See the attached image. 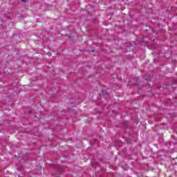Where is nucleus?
I'll list each match as a JSON object with an SVG mask.
<instances>
[{"instance_id": "nucleus-3", "label": "nucleus", "mask_w": 177, "mask_h": 177, "mask_svg": "<svg viewBox=\"0 0 177 177\" xmlns=\"http://www.w3.org/2000/svg\"><path fill=\"white\" fill-rule=\"evenodd\" d=\"M23 2H27V0H21Z\"/></svg>"}, {"instance_id": "nucleus-4", "label": "nucleus", "mask_w": 177, "mask_h": 177, "mask_svg": "<svg viewBox=\"0 0 177 177\" xmlns=\"http://www.w3.org/2000/svg\"><path fill=\"white\" fill-rule=\"evenodd\" d=\"M145 80H147V81H149V80H147V79H145Z\"/></svg>"}, {"instance_id": "nucleus-2", "label": "nucleus", "mask_w": 177, "mask_h": 177, "mask_svg": "<svg viewBox=\"0 0 177 177\" xmlns=\"http://www.w3.org/2000/svg\"><path fill=\"white\" fill-rule=\"evenodd\" d=\"M102 95H104V90H102Z\"/></svg>"}, {"instance_id": "nucleus-1", "label": "nucleus", "mask_w": 177, "mask_h": 177, "mask_svg": "<svg viewBox=\"0 0 177 177\" xmlns=\"http://www.w3.org/2000/svg\"><path fill=\"white\" fill-rule=\"evenodd\" d=\"M55 169H57V171L62 172V167L61 166L56 165Z\"/></svg>"}]
</instances>
